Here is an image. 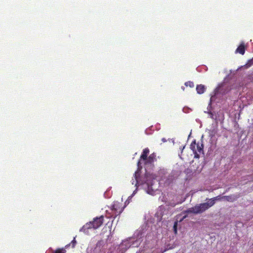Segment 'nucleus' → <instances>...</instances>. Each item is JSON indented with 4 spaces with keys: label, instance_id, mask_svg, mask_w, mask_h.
Segmentation results:
<instances>
[{
    "label": "nucleus",
    "instance_id": "obj_13",
    "mask_svg": "<svg viewBox=\"0 0 253 253\" xmlns=\"http://www.w3.org/2000/svg\"><path fill=\"white\" fill-rule=\"evenodd\" d=\"M177 221H175L173 225V230L175 234L177 233Z\"/></svg>",
    "mask_w": 253,
    "mask_h": 253
},
{
    "label": "nucleus",
    "instance_id": "obj_12",
    "mask_svg": "<svg viewBox=\"0 0 253 253\" xmlns=\"http://www.w3.org/2000/svg\"><path fill=\"white\" fill-rule=\"evenodd\" d=\"M185 85L190 87H193L194 86V83L191 81H188L185 83Z\"/></svg>",
    "mask_w": 253,
    "mask_h": 253
},
{
    "label": "nucleus",
    "instance_id": "obj_18",
    "mask_svg": "<svg viewBox=\"0 0 253 253\" xmlns=\"http://www.w3.org/2000/svg\"><path fill=\"white\" fill-rule=\"evenodd\" d=\"M209 114L210 115V117L211 119H213V115L211 112H209Z\"/></svg>",
    "mask_w": 253,
    "mask_h": 253
},
{
    "label": "nucleus",
    "instance_id": "obj_4",
    "mask_svg": "<svg viewBox=\"0 0 253 253\" xmlns=\"http://www.w3.org/2000/svg\"><path fill=\"white\" fill-rule=\"evenodd\" d=\"M204 146L202 143H196V140H194L190 145V149L194 154L195 158H199L200 155L204 153Z\"/></svg>",
    "mask_w": 253,
    "mask_h": 253
},
{
    "label": "nucleus",
    "instance_id": "obj_10",
    "mask_svg": "<svg viewBox=\"0 0 253 253\" xmlns=\"http://www.w3.org/2000/svg\"><path fill=\"white\" fill-rule=\"evenodd\" d=\"M222 199V198L221 196H217L211 199H207L206 200H208L211 204L213 203L212 204V206H213L215 204V201L216 200H220Z\"/></svg>",
    "mask_w": 253,
    "mask_h": 253
},
{
    "label": "nucleus",
    "instance_id": "obj_9",
    "mask_svg": "<svg viewBox=\"0 0 253 253\" xmlns=\"http://www.w3.org/2000/svg\"><path fill=\"white\" fill-rule=\"evenodd\" d=\"M196 90L198 94H202L206 90V87L203 84H198L196 86Z\"/></svg>",
    "mask_w": 253,
    "mask_h": 253
},
{
    "label": "nucleus",
    "instance_id": "obj_6",
    "mask_svg": "<svg viewBox=\"0 0 253 253\" xmlns=\"http://www.w3.org/2000/svg\"><path fill=\"white\" fill-rule=\"evenodd\" d=\"M125 208V206L122 207V204L118 202H114L112 206V210L114 211L116 216L120 214Z\"/></svg>",
    "mask_w": 253,
    "mask_h": 253
},
{
    "label": "nucleus",
    "instance_id": "obj_11",
    "mask_svg": "<svg viewBox=\"0 0 253 253\" xmlns=\"http://www.w3.org/2000/svg\"><path fill=\"white\" fill-rule=\"evenodd\" d=\"M222 198L225 199L227 201L233 202L236 200V198L232 195L230 196H224L222 197Z\"/></svg>",
    "mask_w": 253,
    "mask_h": 253
},
{
    "label": "nucleus",
    "instance_id": "obj_17",
    "mask_svg": "<svg viewBox=\"0 0 253 253\" xmlns=\"http://www.w3.org/2000/svg\"><path fill=\"white\" fill-rule=\"evenodd\" d=\"M248 64H250V66L253 64V58L249 61Z\"/></svg>",
    "mask_w": 253,
    "mask_h": 253
},
{
    "label": "nucleus",
    "instance_id": "obj_5",
    "mask_svg": "<svg viewBox=\"0 0 253 253\" xmlns=\"http://www.w3.org/2000/svg\"><path fill=\"white\" fill-rule=\"evenodd\" d=\"M149 153V149L148 148H145L140 156V159L137 162L138 168H142L141 164L146 162L148 158V155Z\"/></svg>",
    "mask_w": 253,
    "mask_h": 253
},
{
    "label": "nucleus",
    "instance_id": "obj_7",
    "mask_svg": "<svg viewBox=\"0 0 253 253\" xmlns=\"http://www.w3.org/2000/svg\"><path fill=\"white\" fill-rule=\"evenodd\" d=\"M155 161H156V155L153 153L149 155L146 161L144 162L143 164L145 165H152Z\"/></svg>",
    "mask_w": 253,
    "mask_h": 253
},
{
    "label": "nucleus",
    "instance_id": "obj_14",
    "mask_svg": "<svg viewBox=\"0 0 253 253\" xmlns=\"http://www.w3.org/2000/svg\"><path fill=\"white\" fill-rule=\"evenodd\" d=\"M54 253H65L63 249H58L56 250Z\"/></svg>",
    "mask_w": 253,
    "mask_h": 253
},
{
    "label": "nucleus",
    "instance_id": "obj_8",
    "mask_svg": "<svg viewBox=\"0 0 253 253\" xmlns=\"http://www.w3.org/2000/svg\"><path fill=\"white\" fill-rule=\"evenodd\" d=\"M245 52V47L244 43L240 44L236 50V52L244 55Z\"/></svg>",
    "mask_w": 253,
    "mask_h": 253
},
{
    "label": "nucleus",
    "instance_id": "obj_19",
    "mask_svg": "<svg viewBox=\"0 0 253 253\" xmlns=\"http://www.w3.org/2000/svg\"><path fill=\"white\" fill-rule=\"evenodd\" d=\"M162 141L163 142H166V141H167V140H166V138H162Z\"/></svg>",
    "mask_w": 253,
    "mask_h": 253
},
{
    "label": "nucleus",
    "instance_id": "obj_15",
    "mask_svg": "<svg viewBox=\"0 0 253 253\" xmlns=\"http://www.w3.org/2000/svg\"><path fill=\"white\" fill-rule=\"evenodd\" d=\"M71 244H72V248H74L76 244V241L75 238H74L73 240L71 242Z\"/></svg>",
    "mask_w": 253,
    "mask_h": 253
},
{
    "label": "nucleus",
    "instance_id": "obj_20",
    "mask_svg": "<svg viewBox=\"0 0 253 253\" xmlns=\"http://www.w3.org/2000/svg\"><path fill=\"white\" fill-rule=\"evenodd\" d=\"M185 146H183V148H182V150L184 148Z\"/></svg>",
    "mask_w": 253,
    "mask_h": 253
},
{
    "label": "nucleus",
    "instance_id": "obj_2",
    "mask_svg": "<svg viewBox=\"0 0 253 253\" xmlns=\"http://www.w3.org/2000/svg\"><path fill=\"white\" fill-rule=\"evenodd\" d=\"M139 175L138 170L135 172L133 175L134 180L132 179V184H134L136 186H137V185L146 184L149 188L150 186L152 185L151 175L148 173H146L143 180L139 178Z\"/></svg>",
    "mask_w": 253,
    "mask_h": 253
},
{
    "label": "nucleus",
    "instance_id": "obj_16",
    "mask_svg": "<svg viewBox=\"0 0 253 253\" xmlns=\"http://www.w3.org/2000/svg\"><path fill=\"white\" fill-rule=\"evenodd\" d=\"M153 179H154V177H153V176L151 175L152 185L150 186L149 188H148V186H147L146 184H145V185L147 186V188H148V190H150V189H151V190H153V189H152V185H153Z\"/></svg>",
    "mask_w": 253,
    "mask_h": 253
},
{
    "label": "nucleus",
    "instance_id": "obj_3",
    "mask_svg": "<svg viewBox=\"0 0 253 253\" xmlns=\"http://www.w3.org/2000/svg\"><path fill=\"white\" fill-rule=\"evenodd\" d=\"M212 204V203L211 204L208 201L206 203L197 204L195 207L188 209L185 212L187 213H201L208 210L211 207Z\"/></svg>",
    "mask_w": 253,
    "mask_h": 253
},
{
    "label": "nucleus",
    "instance_id": "obj_1",
    "mask_svg": "<svg viewBox=\"0 0 253 253\" xmlns=\"http://www.w3.org/2000/svg\"><path fill=\"white\" fill-rule=\"evenodd\" d=\"M104 221V216L101 215L99 217L94 218L92 221L86 223L80 229V231L87 233V230L90 229H96L100 227L103 224Z\"/></svg>",
    "mask_w": 253,
    "mask_h": 253
}]
</instances>
